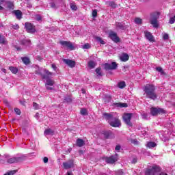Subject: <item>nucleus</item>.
I'll return each mask as SVG.
<instances>
[{"instance_id": "obj_1", "label": "nucleus", "mask_w": 175, "mask_h": 175, "mask_svg": "<svg viewBox=\"0 0 175 175\" xmlns=\"http://www.w3.org/2000/svg\"><path fill=\"white\" fill-rule=\"evenodd\" d=\"M144 92L146 94L147 98L149 99H152V100H155L158 96H157V93H155V90L157 88L153 84H146L143 88Z\"/></svg>"}, {"instance_id": "obj_2", "label": "nucleus", "mask_w": 175, "mask_h": 175, "mask_svg": "<svg viewBox=\"0 0 175 175\" xmlns=\"http://www.w3.org/2000/svg\"><path fill=\"white\" fill-rule=\"evenodd\" d=\"M103 116L105 117V120L108 121V123L111 126H113V128H118L121 126V122L118 118L113 116V114L105 113Z\"/></svg>"}, {"instance_id": "obj_3", "label": "nucleus", "mask_w": 175, "mask_h": 175, "mask_svg": "<svg viewBox=\"0 0 175 175\" xmlns=\"http://www.w3.org/2000/svg\"><path fill=\"white\" fill-rule=\"evenodd\" d=\"M42 79H45V80H46V82L45 83L46 90H48L49 91H51L54 90V84H55V82L54 81V80L50 78H47V76L46 75H44L42 77Z\"/></svg>"}, {"instance_id": "obj_4", "label": "nucleus", "mask_w": 175, "mask_h": 175, "mask_svg": "<svg viewBox=\"0 0 175 175\" xmlns=\"http://www.w3.org/2000/svg\"><path fill=\"white\" fill-rule=\"evenodd\" d=\"M158 18H159V14L154 13L151 14L150 24L154 28H158Z\"/></svg>"}, {"instance_id": "obj_5", "label": "nucleus", "mask_w": 175, "mask_h": 175, "mask_svg": "<svg viewBox=\"0 0 175 175\" xmlns=\"http://www.w3.org/2000/svg\"><path fill=\"white\" fill-rule=\"evenodd\" d=\"M160 170H161V168L159 167V166L154 165L152 167V169L148 168V170H146L145 174L146 175H154L155 173L159 172Z\"/></svg>"}, {"instance_id": "obj_6", "label": "nucleus", "mask_w": 175, "mask_h": 175, "mask_svg": "<svg viewBox=\"0 0 175 175\" xmlns=\"http://www.w3.org/2000/svg\"><path fill=\"white\" fill-rule=\"evenodd\" d=\"M150 113L152 116H158V114H165V113H166V111L161 108L152 107L150 109Z\"/></svg>"}, {"instance_id": "obj_7", "label": "nucleus", "mask_w": 175, "mask_h": 175, "mask_svg": "<svg viewBox=\"0 0 175 175\" xmlns=\"http://www.w3.org/2000/svg\"><path fill=\"white\" fill-rule=\"evenodd\" d=\"M25 28L27 32H29V33H33L36 31L35 26H33V25H32L31 23H26L25 24Z\"/></svg>"}, {"instance_id": "obj_8", "label": "nucleus", "mask_w": 175, "mask_h": 175, "mask_svg": "<svg viewBox=\"0 0 175 175\" xmlns=\"http://www.w3.org/2000/svg\"><path fill=\"white\" fill-rule=\"evenodd\" d=\"M131 118L132 113H124L123 115V120L125 124H126V125H128L129 126H132V122H131Z\"/></svg>"}, {"instance_id": "obj_9", "label": "nucleus", "mask_w": 175, "mask_h": 175, "mask_svg": "<svg viewBox=\"0 0 175 175\" xmlns=\"http://www.w3.org/2000/svg\"><path fill=\"white\" fill-rule=\"evenodd\" d=\"M105 70H113L114 69H117V64L116 62H112L110 64H105Z\"/></svg>"}, {"instance_id": "obj_10", "label": "nucleus", "mask_w": 175, "mask_h": 175, "mask_svg": "<svg viewBox=\"0 0 175 175\" xmlns=\"http://www.w3.org/2000/svg\"><path fill=\"white\" fill-rule=\"evenodd\" d=\"M109 38L113 42H115V43H118V42H120V38L117 36V33H115L114 31H111L109 33Z\"/></svg>"}, {"instance_id": "obj_11", "label": "nucleus", "mask_w": 175, "mask_h": 175, "mask_svg": "<svg viewBox=\"0 0 175 175\" xmlns=\"http://www.w3.org/2000/svg\"><path fill=\"white\" fill-rule=\"evenodd\" d=\"M63 62H64V64L68 65V66H69L70 68H75V66H76V62L71 59H64Z\"/></svg>"}, {"instance_id": "obj_12", "label": "nucleus", "mask_w": 175, "mask_h": 175, "mask_svg": "<svg viewBox=\"0 0 175 175\" xmlns=\"http://www.w3.org/2000/svg\"><path fill=\"white\" fill-rule=\"evenodd\" d=\"M118 160V159L117 156H111L109 157L105 158V162H107V163H114L117 162Z\"/></svg>"}, {"instance_id": "obj_13", "label": "nucleus", "mask_w": 175, "mask_h": 175, "mask_svg": "<svg viewBox=\"0 0 175 175\" xmlns=\"http://www.w3.org/2000/svg\"><path fill=\"white\" fill-rule=\"evenodd\" d=\"M22 160L21 157H12L8 159V163H17V162H21Z\"/></svg>"}, {"instance_id": "obj_14", "label": "nucleus", "mask_w": 175, "mask_h": 175, "mask_svg": "<svg viewBox=\"0 0 175 175\" xmlns=\"http://www.w3.org/2000/svg\"><path fill=\"white\" fill-rule=\"evenodd\" d=\"M60 44H62V46H65L66 47H68V49H70V50H73L74 49L73 44L70 42L61 41Z\"/></svg>"}, {"instance_id": "obj_15", "label": "nucleus", "mask_w": 175, "mask_h": 175, "mask_svg": "<svg viewBox=\"0 0 175 175\" xmlns=\"http://www.w3.org/2000/svg\"><path fill=\"white\" fill-rule=\"evenodd\" d=\"M63 166L64 169H70L71 167H73V161L70 160L68 161L64 162Z\"/></svg>"}, {"instance_id": "obj_16", "label": "nucleus", "mask_w": 175, "mask_h": 175, "mask_svg": "<svg viewBox=\"0 0 175 175\" xmlns=\"http://www.w3.org/2000/svg\"><path fill=\"white\" fill-rule=\"evenodd\" d=\"M145 37L149 42H154V36L149 31H145Z\"/></svg>"}, {"instance_id": "obj_17", "label": "nucleus", "mask_w": 175, "mask_h": 175, "mask_svg": "<svg viewBox=\"0 0 175 175\" xmlns=\"http://www.w3.org/2000/svg\"><path fill=\"white\" fill-rule=\"evenodd\" d=\"M105 5H107V6H109L110 8H112V9H116V8H117V4H116L114 1H106Z\"/></svg>"}, {"instance_id": "obj_18", "label": "nucleus", "mask_w": 175, "mask_h": 175, "mask_svg": "<svg viewBox=\"0 0 175 175\" xmlns=\"http://www.w3.org/2000/svg\"><path fill=\"white\" fill-rule=\"evenodd\" d=\"M120 59L123 62H126L129 59V55L126 53H122L120 56Z\"/></svg>"}, {"instance_id": "obj_19", "label": "nucleus", "mask_w": 175, "mask_h": 175, "mask_svg": "<svg viewBox=\"0 0 175 175\" xmlns=\"http://www.w3.org/2000/svg\"><path fill=\"white\" fill-rule=\"evenodd\" d=\"M84 144H85V143L83 139L79 138L77 139L76 145L77 147H83Z\"/></svg>"}, {"instance_id": "obj_20", "label": "nucleus", "mask_w": 175, "mask_h": 175, "mask_svg": "<svg viewBox=\"0 0 175 175\" xmlns=\"http://www.w3.org/2000/svg\"><path fill=\"white\" fill-rule=\"evenodd\" d=\"M14 14H15V16H16V18H18V20H21V18H22V16H23V13L20 10H14Z\"/></svg>"}, {"instance_id": "obj_21", "label": "nucleus", "mask_w": 175, "mask_h": 175, "mask_svg": "<svg viewBox=\"0 0 175 175\" xmlns=\"http://www.w3.org/2000/svg\"><path fill=\"white\" fill-rule=\"evenodd\" d=\"M146 147L148 148H154V147H157V143L154 142H149L147 143Z\"/></svg>"}, {"instance_id": "obj_22", "label": "nucleus", "mask_w": 175, "mask_h": 175, "mask_svg": "<svg viewBox=\"0 0 175 175\" xmlns=\"http://www.w3.org/2000/svg\"><path fill=\"white\" fill-rule=\"evenodd\" d=\"M45 136L54 135V131L51 129H47L44 131Z\"/></svg>"}, {"instance_id": "obj_23", "label": "nucleus", "mask_w": 175, "mask_h": 175, "mask_svg": "<svg viewBox=\"0 0 175 175\" xmlns=\"http://www.w3.org/2000/svg\"><path fill=\"white\" fill-rule=\"evenodd\" d=\"M35 73L36 75H39L40 76H42V68H40L38 66H35Z\"/></svg>"}, {"instance_id": "obj_24", "label": "nucleus", "mask_w": 175, "mask_h": 175, "mask_svg": "<svg viewBox=\"0 0 175 175\" xmlns=\"http://www.w3.org/2000/svg\"><path fill=\"white\" fill-rule=\"evenodd\" d=\"M22 44H23V46H29L31 44V40L26 39L22 40Z\"/></svg>"}, {"instance_id": "obj_25", "label": "nucleus", "mask_w": 175, "mask_h": 175, "mask_svg": "<svg viewBox=\"0 0 175 175\" xmlns=\"http://www.w3.org/2000/svg\"><path fill=\"white\" fill-rule=\"evenodd\" d=\"M126 85L125 83V81H120L118 83V88H120V89L125 88Z\"/></svg>"}, {"instance_id": "obj_26", "label": "nucleus", "mask_w": 175, "mask_h": 175, "mask_svg": "<svg viewBox=\"0 0 175 175\" xmlns=\"http://www.w3.org/2000/svg\"><path fill=\"white\" fill-rule=\"evenodd\" d=\"M70 8L71 10H72L74 12H76L77 10V6H76L75 3H70Z\"/></svg>"}, {"instance_id": "obj_27", "label": "nucleus", "mask_w": 175, "mask_h": 175, "mask_svg": "<svg viewBox=\"0 0 175 175\" xmlns=\"http://www.w3.org/2000/svg\"><path fill=\"white\" fill-rule=\"evenodd\" d=\"M115 105L117 106V107H128V105L126 103H118Z\"/></svg>"}, {"instance_id": "obj_28", "label": "nucleus", "mask_w": 175, "mask_h": 175, "mask_svg": "<svg viewBox=\"0 0 175 175\" xmlns=\"http://www.w3.org/2000/svg\"><path fill=\"white\" fill-rule=\"evenodd\" d=\"M111 135H112V133L111 131H105L104 133V135L106 137V139H110Z\"/></svg>"}, {"instance_id": "obj_29", "label": "nucleus", "mask_w": 175, "mask_h": 175, "mask_svg": "<svg viewBox=\"0 0 175 175\" xmlns=\"http://www.w3.org/2000/svg\"><path fill=\"white\" fill-rule=\"evenodd\" d=\"M44 73L46 75L45 76H46L47 79H49V77H51V75H53V72L47 70H44ZM44 75H42V77H43Z\"/></svg>"}, {"instance_id": "obj_30", "label": "nucleus", "mask_w": 175, "mask_h": 175, "mask_svg": "<svg viewBox=\"0 0 175 175\" xmlns=\"http://www.w3.org/2000/svg\"><path fill=\"white\" fill-rule=\"evenodd\" d=\"M9 69L14 74H16L17 72H18V70L16 67L11 66L9 68Z\"/></svg>"}, {"instance_id": "obj_31", "label": "nucleus", "mask_w": 175, "mask_h": 175, "mask_svg": "<svg viewBox=\"0 0 175 175\" xmlns=\"http://www.w3.org/2000/svg\"><path fill=\"white\" fill-rule=\"evenodd\" d=\"M22 61L25 65H28V64H29V58L28 57H22Z\"/></svg>"}, {"instance_id": "obj_32", "label": "nucleus", "mask_w": 175, "mask_h": 175, "mask_svg": "<svg viewBox=\"0 0 175 175\" xmlns=\"http://www.w3.org/2000/svg\"><path fill=\"white\" fill-rule=\"evenodd\" d=\"M134 21H135V24H138V25H140L143 23V21L140 18H135Z\"/></svg>"}, {"instance_id": "obj_33", "label": "nucleus", "mask_w": 175, "mask_h": 175, "mask_svg": "<svg viewBox=\"0 0 175 175\" xmlns=\"http://www.w3.org/2000/svg\"><path fill=\"white\" fill-rule=\"evenodd\" d=\"M8 9H13V7L14 6L13 4V2L12 1H8L6 3Z\"/></svg>"}, {"instance_id": "obj_34", "label": "nucleus", "mask_w": 175, "mask_h": 175, "mask_svg": "<svg viewBox=\"0 0 175 175\" xmlns=\"http://www.w3.org/2000/svg\"><path fill=\"white\" fill-rule=\"evenodd\" d=\"M33 107L35 110H39V109H40V105L36 103H33Z\"/></svg>"}, {"instance_id": "obj_35", "label": "nucleus", "mask_w": 175, "mask_h": 175, "mask_svg": "<svg viewBox=\"0 0 175 175\" xmlns=\"http://www.w3.org/2000/svg\"><path fill=\"white\" fill-rule=\"evenodd\" d=\"M82 49H83V50H88V49H91V45H90L88 43H86L82 46Z\"/></svg>"}, {"instance_id": "obj_36", "label": "nucleus", "mask_w": 175, "mask_h": 175, "mask_svg": "<svg viewBox=\"0 0 175 175\" xmlns=\"http://www.w3.org/2000/svg\"><path fill=\"white\" fill-rule=\"evenodd\" d=\"M116 25L119 29H124V25L121 23H116Z\"/></svg>"}, {"instance_id": "obj_37", "label": "nucleus", "mask_w": 175, "mask_h": 175, "mask_svg": "<svg viewBox=\"0 0 175 175\" xmlns=\"http://www.w3.org/2000/svg\"><path fill=\"white\" fill-rule=\"evenodd\" d=\"M96 40H97V42H99V43H100L101 44H105V41H103V40H102V38L100 37H96Z\"/></svg>"}, {"instance_id": "obj_38", "label": "nucleus", "mask_w": 175, "mask_h": 175, "mask_svg": "<svg viewBox=\"0 0 175 175\" xmlns=\"http://www.w3.org/2000/svg\"><path fill=\"white\" fill-rule=\"evenodd\" d=\"M6 44V40H5V38L0 36V44Z\"/></svg>"}, {"instance_id": "obj_39", "label": "nucleus", "mask_w": 175, "mask_h": 175, "mask_svg": "<svg viewBox=\"0 0 175 175\" xmlns=\"http://www.w3.org/2000/svg\"><path fill=\"white\" fill-rule=\"evenodd\" d=\"M88 67L89 68H95V62H94L93 61H90L88 62Z\"/></svg>"}, {"instance_id": "obj_40", "label": "nucleus", "mask_w": 175, "mask_h": 175, "mask_svg": "<svg viewBox=\"0 0 175 175\" xmlns=\"http://www.w3.org/2000/svg\"><path fill=\"white\" fill-rule=\"evenodd\" d=\"M16 173H17V170H12L5 173L4 175H13L16 174Z\"/></svg>"}, {"instance_id": "obj_41", "label": "nucleus", "mask_w": 175, "mask_h": 175, "mask_svg": "<svg viewBox=\"0 0 175 175\" xmlns=\"http://www.w3.org/2000/svg\"><path fill=\"white\" fill-rule=\"evenodd\" d=\"M81 114L82 116H87V114H88V113L87 112V109H81Z\"/></svg>"}, {"instance_id": "obj_42", "label": "nucleus", "mask_w": 175, "mask_h": 175, "mask_svg": "<svg viewBox=\"0 0 175 175\" xmlns=\"http://www.w3.org/2000/svg\"><path fill=\"white\" fill-rule=\"evenodd\" d=\"M98 16V10H94L92 11V17H96Z\"/></svg>"}, {"instance_id": "obj_43", "label": "nucleus", "mask_w": 175, "mask_h": 175, "mask_svg": "<svg viewBox=\"0 0 175 175\" xmlns=\"http://www.w3.org/2000/svg\"><path fill=\"white\" fill-rule=\"evenodd\" d=\"M14 110L18 116H20V114H21V111L18 108H15Z\"/></svg>"}, {"instance_id": "obj_44", "label": "nucleus", "mask_w": 175, "mask_h": 175, "mask_svg": "<svg viewBox=\"0 0 175 175\" xmlns=\"http://www.w3.org/2000/svg\"><path fill=\"white\" fill-rule=\"evenodd\" d=\"M175 23V16L170 18V24H174Z\"/></svg>"}, {"instance_id": "obj_45", "label": "nucleus", "mask_w": 175, "mask_h": 175, "mask_svg": "<svg viewBox=\"0 0 175 175\" xmlns=\"http://www.w3.org/2000/svg\"><path fill=\"white\" fill-rule=\"evenodd\" d=\"M96 73L98 75V76H102V72H100V68H98L96 69Z\"/></svg>"}, {"instance_id": "obj_46", "label": "nucleus", "mask_w": 175, "mask_h": 175, "mask_svg": "<svg viewBox=\"0 0 175 175\" xmlns=\"http://www.w3.org/2000/svg\"><path fill=\"white\" fill-rule=\"evenodd\" d=\"M64 100H66L67 102V103H70V102H72V98L68 96V97H66Z\"/></svg>"}, {"instance_id": "obj_47", "label": "nucleus", "mask_w": 175, "mask_h": 175, "mask_svg": "<svg viewBox=\"0 0 175 175\" xmlns=\"http://www.w3.org/2000/svg\"><path fill=\"white\" fill-rule=\"evenodd\" d=\"M156 70L160 73H163V70L161 67H157Z\"/></svg>"}, {"instance_id": "obj_48", "label": "nucleus", "mask_w": 175, "mask_h": 175, "mask_svg": "<svg viewBox=\"0 0 175 175\" xmlns=\"http://www.w3.org/2000/svg\"><path fill=\"white\" fill-rule=\"evenodd\" d=\"M51 68H52V69H53V70H55V72H57V66L55 64H53L52 65H51Z\"/></svg>"}, {"instance_id": "obj_49", "label": "nucleus", "mask_w": 175, "mask_h": 175, "mask_svg": "<svg viewBox=\"0 0 175 175\" xmlns=\"http://www.w3.org/2000/svg\"><path fill=\"white\" fill-rule=\"evenodd\" d=\"M131 143L135 145L139 144V142L137 139H131Z\"/></svg>"}, {"instance_id": "obj_50", "label": "nucleus", "mask_w": 175, "mask_h": 175, "mask_svg": "<svg viewBox=\"0 0 175 175\" xmlns=\"http://www.w3.org/2000/svg\"><path fill=\"white\" fill-rule=\"evenodd\" d=\"M12 28H13L14 29H18V28H20V27L18 26V25L15 24L12 26Z\"/></svg>"}, {"instance_id": "obj_51", "label": "nucleus", "mask_w": 175, "mask_h": 175, "mask_svg": "<svg viewBox=\"0 0 175 175\" xmlns=\"http://www.w3.org/2000/svg\"><path fill=\"white\" fill-rule=\"evenodd\" d=\"M163 39L165 40H167V39H169V35L167 33H164L163 35Z\"/></svg>"}, {"instance_id": "obj_52", "label": "nucleus", "mask_w": 175, "mask_h": 175, "mask_svg": "<svg viewBox=\"0 0 175 175\" xmlns=\"http://www.w3.org/2000/svg\"><path fill=\"white\" fill-rule=\"evenodd\" d=\"M43 162L44 163H47V162H49V158H47L46 157H44Z\"/></svg>"}, {"instance_id": "obj_53", "label": "nucleus", "mask_w": 175, "mask_h": 175, "mask_svg": "<svg viewBox=\"0 0 175 175\" xmlns=\"http://www.w3.org/2000/svg\"><path fill=\"white\" fill-rule=\"evenodd\" d=\"M115 150L116 151H120V150H121V146L120 145L116 146V147L115 148Z\"/></svg>"}, {"instance_id": "obj_54", "label": "nucleus", "mask_w": 175, "mask_h": 175, "mask_svg": "<svg viewBox=\"0 0 175 175\" xmlns=\"http://www.w3.org/2000/svg\"><path fill=\"white\" fill-rule=\"evenodd\" d=\"M142 118H144V119H147V113H143L142 114Z\"/></svg>"}, {"instance_id": "obj_55", "label": "nucleus", "mask_w": 175, "mask_h": 175, "mask_svg": "<svg viewBox=\"0 0 175 175\" xmlns=\"http://www.w3.org/2000/svg\"><path fill=\"white\" fill-rule=\"evenodd\" d=\"M136 162H137V158L133 159L132 163H136Z\"/></svg>"}, {"instance_id": "obj_56", "label": "nucleus", "mask_w": 175, "mask_h": 175, "mask_svg": "<svg viewBox=\"0 0 175 175\" xmlns=\"http://www.w3.org/2000/svg\"><path fill=\"white\" fill-rule=\"evenodd\" d=\"M36 20H37L38 21H40V20H42V17H41L40 16H38L36 17Z\"/></svg>"}, {"instance_id": "obj_57", "label": "nucleus", "mask_w": 175, "mask_h": 175, "mask_svg": "<svg viewBox=\"0 0 175 175\" xmlns=\"http://www.w3.org/2000/svg\"><path fill=\"white\" fill-rule=\"evenodd\" d=\"M51 7L53 8H55V4L54 3H51Z\"/></svg>"}, {"instance_id": "obj_58", "label": "nucleus", "mask_w": 175, "mask_h": 175, "mask_svg": "<svg viewBox=\"0 0 175 175\" xmlns=\"http://www.w3.org/2000/svg\"><path fill=\"white\" fill-rule=\"evenodd\" d=\"M35 117L38 120L39 118V113H36Z\"/></svg>"}, {"instance_id": "obj_59", "label": "nucleus", "mask_w": 175, "mask_h": 175, "mask_svg": "<svg viewBox=\"0 0 175 175\" xmlns=\"http://www.w3.org/2000/svg\"><path fill=\"white\" fill-rule=\"evenodd\" d=\"M37 59L38 61H42V57H40V56H37Z\"/></svg>"}, {"instance_id": "obj_60", "label": "nucleus", "mask_w": 175, "mask_h": 175, "mask_svg": "<svg viewBox=\"0 0 175 175\" xmlns=\"http://www.w3.org/2000/svg\"><path fill=\"white\" fill-rule=\"evenodd\" d=\"M81 92H82V94H85V90L82 89V90H81Z\"/></svg>"}, {"instance_id": "obj_61", "label": "nucleus", "mask_w": 175, "mask_h": 175, "mask_svg": "<svg viewBox=\"0 0 175 175\" xmlns=\"http://www.w3.org/2000/svg\"><path fill=\"white\" fill-rule=\"evenodd\" d=\"M2 72H3L4 73H6V69L2 68Z\"/></svg>"}, {"instance_id": "obj_62", "label": "nucleus", "mask_w": 175, "mask_h": 175, "mask_svg": "<svg viewBox=\"0 0 175 175\" xmlns=\"http://www.w3.org/2000/svg\"><path fill=\"white\" fill-rule=\"evenodd\" d=\"M3 10V7L0 5V10Z\"/></svg>"}, {"instance_id": "obj_63", "label": "nucleus", "mask_w": 175, "mask_h": 175, "mask_svg": "<svg viewBox=\"0 0 175 175\" xmlns=\"http://www.w3.org/2000/svg\"><path fill=\"white\" fill-rule=\"evenodd\" d=\"M4 103H8V101H6V100H4Z\"/></svg>"}, {"instance_id": "obj_64", "label": "nucleus", "mask_w": 175, "mask_h": 175, "mask_svg": "<svg viewBox=\"0 0 175 175\" xmlns=\"http://www.w3.org/2000/svg\"><path fill=\"white\" fill-rule=\"evenodd\" d=\"M70 151H72V149H69L68 150V152H70Z\"/></svg>"}]
</instances>
